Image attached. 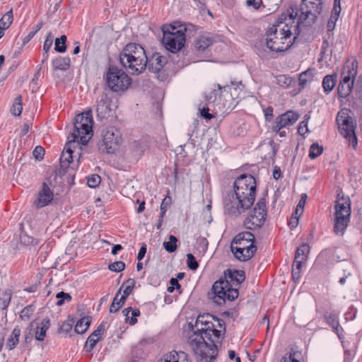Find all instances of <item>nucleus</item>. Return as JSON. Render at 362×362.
Returning <instances> with one entry per match:
<instances>
[{
	"mask_svg": "<svg viewBox=\"0 0 362 362\" xmlns=\"http://www.w3.org/2000/svg\"><path fill=\"white\" fill-rule=\"evenodd\" d=\"M53 192L46 182H43L41 189L37 193V198L33 202V205L37 209L42 208L49 205L53 200Z\"/></svg>",
	"mask_w": 362,
	"mask_h": 362,
	"instance_id": "obj_16",
	"label": "nucleus"
},
{
	"mask_svg": "<svg viewBox=\"0 0 362 362\" xmlns=\"http://www.w3.org/2000/svg\"><path fill=\"white\" fill-rule=\"evenodd\" d=\"M102 140L98 144L99 150L105 153H113L122 143L120 132L115 127H109L103 130Z\"/></svg>",
	"mask_w": 362,
	"mask_h": 362,
	"instance_id": "obj_11",
	"label": "nucleus"
},
{
	"mask_svg": "<svg viewBox=\"0 0 362 362\" xmlns=\"http://www.w3.org/2000/svg\"><path fill=\"white\" fill-rule=\"evenodd\" d=\"M95 111L97 113V117L100 119H103L109 116L110 107L108 100V96L106 93L103 92L100 95V99L97 100L95 105Z\"/></svg>",
	"mask_w": 362,
	"mask_h": 362,
	"instance_id": "obj_19",
	"label": "nucleus"
},
{
	"mask_svg": "<svg viewBox=\"0 0 362 362\" xmlns=\"http://www.w3.org/2000/svg\"><path fill=\"white\" fill-rule=\"evenodd\" d=\"M53 36L51 33H49L43 45V50L45 52H48L52 46Z\"/></svg>",
	"mask_w": 362,
	"mask_h": 362,
	"instance_id": "obj_47",
	"label": "nucleus"
},
{
	"mask_svg": "<svg viewBox=\"0 0 362 362\" xmlns=\"http://www.w3.org/2000/svg\"><path fill=\"white\" fill-rule=\"evenodd\" d=\"M134 285L135 281L133 279H128L123 283L122 286L120 287L122 288L125 286L123 291V295L122 296V299L123 300H126L127 298L131 294Z\"/></svg>",
	"mask_w": 362,
	"mask_h": 362,
	"instance_id": "obj_31",
	"label": "nucleus"
},
{
	"mask_svg": "<svg viewBox=\"0 0 362 362\" xmlns=\"http://www.w3.org/2000/svg\"><path fill=\"white\" fill-rule=\"evenodd\" d=\"M307 195L305 194H303L301 195L300 199L296 206L295 214L296 216H300L303 213L305 202H306Z\"/></svg>",
	"mask_w": 362,
	"mask_h": 362,
	"instance_id": "obj_45",
	"label": "nucleus"
},
{
	"mask_svg": "<svg viewBox=\"0 0 362 362\" xmlns=\"http://www.w3.org/2000/svg\"><path fill=\"white\" fill-rule=\"evenodd\" d=\"M323 8L322 0H303L300 5V14L298 24L305 26L313 25Z\"/></svg>",
	"mask_w": 362,
	"mask_h": 362,
	"instance_id": "obj_9",
	"label": "nucleus"
},
{
	"mask_svg": "<svg viewBox=\"0 0 362 362\" xmlns=\"http://www.w3.org/2000/svg\"><path fill=\"white\" fill-rule=\"evenodd\" d=\"M352 89L353 86L339 82L337 87L338 98L343 99L347 98L351 93Z\"/></svg>",
	"mask_w": 362,
	"mask_h": 362,
	"instance_id": "obj_28",
	"label": "nucleus"
},
{
	"mask_svg": "<svg viewBox=\"0 0 362 362\" xmlns=\"http://www.w3.org/2000/svg\"><path fill=\"white\" fill-rule=\"evenodd\" d=\"M357 74V66L354 62H346L341 71V83H348L354 86L355 77Z\"/></svg>",
	"mask_w": 362,
	"mask_h": 362,
	"instance_id": "obj_17",
	"label": "nucleus"
},
{
	"mask_svg": "<svg viewBox=\"0 0 362 362\" xmlns=\"http://www.w3.org/2000/svg\"><path fill=\"white\" fill-rule=\"evenodd\" d=\"M23 110L22 96L18 95L11 107V112L15 116H20Z\"/></svg>",
	"mask_w": 362,
	"mask_h": 362,
	"instance_id": "obj_36",
	"label": "nucleus"
},
{
	"mask_svg": "<svg viewBox=\"0 0 362 362\" xmlns=\"http://www.w3.org/2000/svg\"><path fill=\"white\" fill-rule=\"evenodd\" d=\"M11 296L12 293L11 290L7 289L4 291L2 297L0 298L1 310H6L8 308L11 300Z\"/></svg>",
	"mask_w": 362,
	"mask_h": 362,
	"instance_id": "obj_37",
	"label": "nucleus"
},
{
	"mask_svg": "<svg viewBox=\"0 0 362 362\" xmlns=\"http://www.w3.org/2000/svg\"><path fill=\"white\" fill-rule=\"evenodd\" d=\"M185 40V34L174 35L173 33H167L163 35L162 43L167 50L177 53L184 47Z\"/></svg>",
	"mask_w": 362,
	"mask_h": 362,
	"instance_id": "obj_14",
	"label": "nucleus"
},
{
	"mask_svg": "<svg viewBox=\"0 0 362 362\" xmlns=\"http://www.w3.org/2000/svg\"><path fill=\"white\" fill-rule=\"evenodd\" d=\"M70 63L69 57H59L52 60V66L54 70L66 71L69 68Z\"/></svg>",
	"mask_w": 362,
	"mask_h": 362,
	"instance_id": "obj_24",
	"label": "nucleus"
},
{
	"mask_svg": "<svg viewBox=\"0 0 362 362\" xmlns=\"http://www.w3.org/2000/svg\"><path fill=\"white\" fill-rule=\"evenodd\" d=\"M277 24L273 25L267 32L265 45L272 52H281L288 49L299 35V24L294 23V17L290 14L284 19L280 18Z\"/></svg>",
	"mask_w": 362,
	"mask_h": 362,
	"instance_id": "obj_4",
	"label": "nucleus"
},
{
	"mask_svg": "<svg viewBox=\"0 0 362 362\" xmlns=\"http://www.w3.org/2000/svg\"><path fill=\"white\" fill-rule=\"evenodd\" d=\"M300 216H296L295 215V216H293L289 222V226H291V228H296V226L298 225V217Z\"/></svg>",
	"mask_w": 362,
	"mask_h": 362,
	"instance_id": "obj_60",
	"label": "nucleus"
},
{
	"mask_svg": "<svg viewBox=\"0 0 362 362\" xmlns=\"http://www.w3.org/2000/svg\"><path fill=\"white\" fill-rule=\"evenodd\" d=\"M166 63L167 59L165 57L161 55L160 53L155 52L148 58L147 66L150 71L159 73Z\"/></svg>",
	"mask_w": 362,
	"mask_h": 362,
	"instance_id": "obj_18",
	"label": "nucleus"
},
{
	"mask_svg": "<svg viewBox=\"0 0 362 362\" xmlns=\"http://www.w3.org/2000/svg\"><path fill=\"white\" fill-rule=\"evenodd\" d=\"M91 322L90 317H84L77 321L74 330L77 334H82L86 332Z\"/></svg>",
	"mask_w": 362,
	"mask_h": 362,
	"instance_id": "obj_26",
	"label": "nucleus"
},
{
	"mask_svg": "<svg viewBox=\"0 0 362 362\" xmlns=\"http://www.w3.org/2000/svg\"><path fill=\"white\" fill-rule=\"evenodd\" d=\"M323 152V147L322 146H319L317 143H313L309 151V157L311 159H315L319 156H320Z\"/></svg>",
	"mask_w": 362,
	"mask_h": 362,
	"instance_id": "obj_38",
	"label": "nucleus"
},
{
	"mask_svg": "<svg viewBox=\"0 0 362 362\" xmlns=\"http://www.w3.org/2000/svg\"><path fill=\"white\" fill-rule=\"evenodd\" d=\"M186 30V27L180 22H174L172 24L165 25L162 27L163 35L169 33H173L174 35H178L180 34H185Z\"/></svg>",
	"mask_w": 362,
	"mask_h": 362,
	"instance_id": "obj_20",
	"label": "nucleus"
},
{
	"mask_svg": "<svg viewBox=\"0 0 362 362\" xmlns=\"http://www.w3.org/2000/svg\"><path fill=\"white\" fill-rule=\"evenodd\" d=\"M50 325L49 320L45 318L41 321L40 326L37 327V330L35 332V338L36 340L42 341L44 340L46 332Z\"/></svg>",
	"mask_w": 362,
	"mask_h": 362,
	"instance_id": "obj_22",
	"label": "nucleus"
},
{
	"mask_svg": "<svg viewBox=\"0 0 362 362\" xmlns=\"http://www.w3.org/2000/svg\"><path fill=\"white\" fill-rule=\"evenodd\" d=\"M299 118V115L293 111L288 110L278 116L272 127V132L279 130L293 125Z\"/></svg>",
	"mask_w": 362,
	"mask_h": 362,
	"instance_id": "obj_15",
	"label": "nucleus"
},
{
	"mask_svg": "<svg viewBox=\"0 0 362 362\" xmlns=\"http://www.w3.org/2000/svg\"><path fill=\"white\" fill-rule=\"evenodd\" d=\"M267 217L265 199L260 198L244 221L245 228L255 230L264 225Z\"/></svg>",
	"mask_w": 362,
	"mask_h": 362,
	"instance_id": "obj_12",
	"label": "nucleus"
},
{
	"mask_svg": "<svg viewBox=\"0 0 362 362\" xmlns=\"http://www.w3.org/2000/svg\"><path fill=\"white\" fill-rule=\"evenodd\" d=\"M35 311V306L33 305H29L25 307L20 315V317L23 321H28Z\"/></svg>",
	"mask_w": 362,
	"mask_h": 362,
	"instance_id": "obj_39",
	"label": "nucleus"
},
{
	"mask_svg": "<svg viewBox=\"0 0 362 362\" xmlns=\"http://www.w3.org/2000/svg\"><path fill=\"white\" fill-rule=\"evenodd\" d=\"M308 132V129L307 127V122H305L304 121L301 122L299 124V127L298 129V132L299 133V134L303 135L305 133H306Z\"/></svg>",
	"mask_w": 362,
	"mask_h": 362,
	"instance_id": "obj_57",
	"label": "nucleus"
},
{
	"mask_svg": "<svg viewBox=\"0 0 362 362\" xmlns=\"http://www.w3.org/2000/svg\"><path fill=\"white\" fill-rule=\"evenodd\" d=\"M93 120L90 109L76 116L73 132L68 136L64 151L60 156V166L67 168L73 161V148L79 144L86 145L93 136Z\"/></svg>",
	"mask_w": 362,
	"mask_h": 362,
	"instance_id": "obj_3",
	"label": "nucleus"
},
{
	"mask_svg": "<svg viewBox=\"0 0 362 362\" xmlns=\"http://www.w3.org/2000/svg\"><path fill=\"white\" fill-rule=\"evenodd\" d=\"M165 201V199H164L163 200V202H162L161 206H160L161 214H160V216L158 223L157 225V228L158 229H159L160 228V226H161L162 221H163V216H164V214L165 213V209L163 207V204H164Z\"/></svg>",
	"mask_w": 362,
	"mask_h": 362,
	"instance_id": "obj_59",
	"label": "nucleus"
},
{
	"mask_svg": "<svg viewBox=\"0 0 362 362\" xmlns=\"http://www.w3.org/2000/svg\"><path fill=\"white\" fill-rule=\"evenodd\" d=\"M120 64L132 75L142 73L147 67L148 57L144 47L136 43H129L119 54Z\"/></svg>",
	"mask_w": 362,
	"mask_h": 362,
	"instance_id": "obj_6",
	"label": "nucleus"
},
{
	"mask_svg": "<svg viewBox=\"0 0 362 362\" xmlns=\"http://www.w3.org/2000/svg\"><path fill=\"white\" fill-rule=\"evenodd\" d=\"M125 264L122 261L115 262L108 266V269L115 272H119L124 269Z\"/></svg>",
	"mask_w": 362,
	"mask_h": 362,
	"instance_id": "obj_46",
	"label": "nucleus"
},
{
	"mask_svg": "<svg viewBox=\"0 0 362 362\" xmlns=\"http://www.w3.org/2000/svg\"><path fill=\"white\" fill-rule=\"evenodd\" d=\"M234 192L223 199L225 214L238 217L254 204L255 199L256 181L251 175L239 176L233 184Z\"/></svg>",
	"mask_w": 362,
	"mask_h": 362,
	"instance_id": "obj_2",
	"label": "nucleus"
},
{
	"mask_svg": "<svg viewBox=\"0 0 362 362\" xmlns=\"http://www.w3.org/2000/svg\"><path fill=\"white\" fill-rule=\"evenodd\" d=\"M305 259H296V257H295L292 269L298 271H301L302 265Z\"/></svg>",
	"mask_w": 362,
	"mask_h": 362,
	"instance_id": "obj_55",
	"label": "nucleus"
},
{
	"mask_svg": "<svg viewBox=\"0 0 362 362\" xmlns=\"http://www.w3.org/2000/svg\"><path fill=\"white\" fill-rule=\"evenodd\" d=\"M74 324V319L73 318H69L66 322L63 323V325L61 326L62 331L68 333L70 332L72 329Z\"/></svg>",
	"mask_w": 362,
	"mask_h": 362,
	"instance_id": "obj_49",
	"label": "nucleus"
},
{
	"mask_svg": "<svg viewBox=\"0 0 362 362\" xmlns=\"http://www.w3.org/2000/svg\"><path fill=\"white\" fill-rule=\"evenodd\" d=\"M56 297L57 298L64 299H64H68V300H70L71 299V296L69 293H64L63 291H61V292L58 293L57 294Z\"/></svg>",
	"mask_w": 362,
	"mask_h": 362,
	"instance_id": "obj_62",
	"label": "nucleus"
},
{
	"mask_svg": "<svg viewBox=\"0 0 362 362\" xmlns=\"http://www.w3.org/2000/svg\"><path fill=\"white\" fill-rule=\"evenodd\" d=\"M132 316L129 320V324L134 325L137 322L136 317L140 315V311L139 309H134L131 311Z\"/></svg>",
	"mask_w": 362,
	"mask_h": 362,
	"instance_id": "obj_51",
	"label": "nucleus"
},
{
	"mask_svg": "<svg viewBox=\"0 0 362 362\" xmlns=\"http://www.w3.org/2000/svg\"><path fill=\"white\" fill-rule=\"evenodd\" d=\"M337 81V76L336 74L327 75L322 80V88L325 93L328 94L332 90Z\"/></svg>",
	"mask_w": 362,
	"mask_h": 362,
	"instance_id": "obj_23",
	"label": "nucleus"
},
{
	"mask_svg": "<svg viewBox=\"0 0 362 362\" xmlns=\"http://www.w3.org/2000/svg\"><path fill=\"white\" fill-rule=\"evenodd\" d=\"M99 340H100V338H95L93 336L90 335L88 337V339L86 341V344L84 345V347H83L85 351L90 352L94 349V347L95 346L98 341H99Z\"/></svg>",
	"mask_w": 362,
	"mask_h": 362,
	"instance_id": "obj_41",
	"label": "nucleus"
},
{
	"mask_svg": "<svg viewBox=\"0 0 362 362\" xmlns=\"http://www.w3.org/2000/svg\"><path fill=\"white\" fill-rule=\"evenodd\" d=\"M200 114L202 117L206 119H211L214 116L209 113V109L208 107L199 108Z\"/></svg>",
	"mask_w": 362,
	"mask_h": 362,
	"instance_id": "obj_52",
	"label": "nucleus"
},
{
	"mask_svg": "<svg viewBox=\"0 0 362 362\" xmlns=\"http://www.w3.org/2000/svg\"><path fill=\"white\" fill-rule=\"evenodd\" d=\"M105 329V325L104 324H100L98 328L90 334L95 338H100V334Z\"/></svg>",
	"mask_w": 362,
	"mask_h": 362,
	"instance_id": "obj_56",
	"label": "nucleus"
},
{
	"mask_svg": "<svg viewBox=\"0 0 362 362\" xmlns=\"http://www.w3.org/2000/svg\"><path fill=\"white\" fill-rule=\"evenodd\" d=\"M182 356L185 357V353L183 351H180L177 353V351H171L168 354H167L163 358L167 361H170V362H180L179 358Z\"/></svg>",
	"mask_w": 362,
	"mask_h": 362,
	"instance_id": "obj_42",
	"label": "nucleus"
},
{
	"mask_svg": "<svg viewBox=\"0 0 362 362\" xmlns=\"http://www.w3.org/2000/svg\"><path fill=\"white\" fill-rule=\"evenodd\" d=\"M277 84L283 88H288L296 83V80L286 75H280L277 77Z\"/></svg>",
	"mask_w": 362,
	"mask_h": 362,
	"instance_id": "obj_30",
	"label": "nucleus"
},
{
	"mask_svg": "<svg viewBox=\"0 0 362 362\" xmlns=\"http://www.w3.org/2000/svg\"><path fill=\"white\" fill-rule=\"evenodd\" d=\"M244 280L243 272L228 269L223 276L214 284L209 297L218 305H223L226 300H234L238 296V288Z\"/></svg>",
	"mask_w": 362,
	"mask_h": 362,
	"instance_id": "obj_5",
	"label": "nucleus"
},
{
	"mask_svg": "<svg viewBox=\"0 0 362 362\" xmlns=\"http://www.w3.org/2000/svg\"><path fill=\"white\" fill-rule=\"evenodd\" d=\"M187 264L191 270H196L199 267V263L191 253L187 255Z\"/></svg>",
	"mask_w": 362,
	"mask_h": 362,
	"instance_id": "obj_43",
	"label": "nucleus"
},
{
	"mask_svg": "<svg viewBox=\"0 0 362 362\" xmlns=\"http://www.w3.org/2000/svg\"><path fill=\"white\" fill-rule=\"evenodd\" d=\"M100 182V177L98 175L94 174L88 177L87 184L88 187L94 188L98 187Z\"/></svg>",
	"mask_w": 362,
	"mask_h": 362,
	"instance_id": "obj_44",
	"label": "nucleus"
},
{
	"mask_svg": "<svg viewBox=\"0 0 362 362\" xmlns=\"http://www.w3.org/2000/svg\"><path fill=\"white\" fill-rule=\"evenodd\" d=\"M325 318L326 322L332 327V328L333 329V331L336 334H337L338 336L339 337V320H338L337 315H335L334 314H332V313H327L325 315Z\"/></svg>",
	"mask_w": 362,
	"mask_h": 362,
	"instance_id": "obj_29",
	"label": "nucleus"
},
{
	"mask_svg": "<svg viewBox=\"0 0 362 362\" xmlns=\"http://www.w3.org/2000/svg\"><path fill=\"white\" fill-rule=\"evenodd\" d=\"M273 111V107H267L266 109L264 110V114L266 121L271 122L272 120Z\"/></svg>",
	"mask_w": 362,
	"mask_h": 362,
	"instance_id": "obj_53",
	"label": "nucleus"
},
{
	"mask_svg": "<svg viewBox=\"0 0 362 362\" xmlns=\"http://www.w3.org/2000/svg\"><path fill=\"white\" fill-rule=\"evenodd\" d=\"M66 36L63 35L59 38H56L54 42V49L56 52L63 53L66 50Z\"/></svg>",
	"mask_w": 362,
	"mask_h": 362,
	"instance_id": "obj_35",
	"label": "nucleus"
},
{
	"mask_svg": "<svg viewBox=\"0 0 362 362\" xmlns=\"http://www.w3.org/2000/svg\"><path fill=\"white\" fill-rule=\"evenodd\" d=\"M341 8L340 5V0H334V6L332 11V13H334L337 16L335 20L338 19L339 14L341 13Z\"/></svg>",
	"mask_w": 362,
	"mask_h": 362,
	"instance_id": "obj_50",
	"label": "nucleus"
},
{
	"mask_svg": "<svg viewBox=\"0 0 362 362\" xmlns=\"http://www.w3.org/2000/svg\"><path fill=\"white\" fill-rule=\"evenodd\" d=\"M105 78L107 86L114 92L126 90L132 83L128 75L115 66L109 67Z\"/></svg>",
	"mask_w": 362,
	"mask_h": 362,
	"instance_id": "obj_10",
	"label": "nucleus"
},
{
	"mask_svg": "<svg viewBox=\"0 0 362 362\" xmlns=\"http://www.w3.org/2000/svg\"><path fill=\"white\" fill-rule=\"evenodd\" d=\"M21 330L18 326L13 329L10 337L7 339L6 346L8 350L13 349L19 341Z\"/></svg>",
	"mask_w": 362,
	"mask_h": 362,
	"instance_id": "obj_21",
	"label": "nucleus"
},
{
	"mask_svg": "<svg viewBox=\"0 0 362 362\" xmlns=\"http://www.w3.org/2000/svg\"><path fill=\"white\" fill-rule=\"evenodd\" d=\"M33 156L38 160H40L43 158V156L45 154V149L40 146H37L35 148L33 151Z\"/></svg>",
	"mask_w": 362,
	"mask_h": 362,
	"instance_id": "obj_48",
	"label": "nucleus"
},
{
	"mask_svg": "<svg viewBox=\"0 0 362 362\" xmlns=\"http://www.w3.org/2000/svg\"><path fill=\"white\" fill-rule=\"evenodd\" d=\"M221 328L224 322L209 313L199 315L195 322H188L187 344L198 362H212L218 354L216 342L222 338L221 330L216 329L214 322Z\"/></svg>",
	"mask_w": 362,
	"mask_h": 362,
	"instance_id": "obj_1",
	"label": "nucleus"
},
{
	"mask_svg": "<svg viewBox=\"0 0 362 362\" xmlns=\"http://www.w3.org/2000/svg\"><path fill=\"white\" fill-rule=\"evenodd\" d=\"M351 202L349 197L338 196L335 202V218L334 232L337 235H343L350 221Z\"/></svg>",
	"mask_w": 362,
	"mask_h": 362,
	"instance_id": "obj_8",
	"label": "nucleus"
},
{
	"mask_svg": "<svg viewBox=\"0 0 362 362\" xmlns=\"http://www.w3.org/2000/svg\"><path fill=\"white\" fill-rule=\"evenodd\" d=\"M121 293V288L118 290L116 293L110 306V313H117L124 305L125 300L122 299V296L119 298V294Z\"/></svg>",
	"mask_w": 362,
	"mask_h": 362,
	"instance_id": "obj_27",
	"label": "nucleus"
},
{
	"mask_svg": "<svg viewBox=\"0 0 362 362\" xmlns=\"http://www.w3.org/2000/svg\"><path fill=\"white\" fill-rule=\"evenodd\" d=\"M211 44V40L209 37H202L195 42V48L198 51L203 52Z\"/></svg>",
	"mask_w": 362,
	"mask_h": 362,
	"instance_id": "obj_34",
	"label": "nucleus"
},
{
	"mask_svg": "<svg viewBox=\"0 0 362 362\" xmlns=\"http://www.w3.org/2000/svg\"><path fill=\"white\" fill-rule=\"evenodd\" d=\"M337 17V16L334 13H332L331 14V16L327 22V29L329 31H332L334 30V27H335V23L337 20H335V18Z\"/></svg>",
	"mask_w": 362,
	"mask_h": 362,
	"instance_id": "obj_54",
	"label": "nucleus"
},
{
	"mask_svg": "<svg viewBox=\"0 0 362 362\" xmlns=\"http://www.w3.org/2000/svg\"><path fill=\"white\" fill-rule=\"evenodd\" d=\"M309 252V246L307 244H302L297 248L295 254L296 259H306L305 254Z\"/></svg>",
	"mask_w": 362,
	"mask_h": 362,
	"instance_id": "obj_40",
	"label": "nucleus"
},
{
	"mask_svg": "<svg viewBox=\"0 0 362 362\" xmlns=\"http://www.w3.org/2000/svg\"><path fill=\"white\" fill-rule=\"evenodd\" d=\"M255 236L248 231L238 233L233 238L230 249L235 258L242 262L250 259L257 247L254 245Z\"/></svg>",
	"mask_w": 362,
	"mask_h": 362,
	"instance_id": "obj_7",
	"label": "nucleus"
},
{
	"mask_svg": "<svg viewBox=\"0 0 362 362\" xmlns=\"http://www.w3.org/2000/svg\"><path fill=\"white\" fill-rule=\"evenodd\" d=\"M281 173L280 168L278 166H275L273 170V177L275 180H278L281 177Z\"/></svg>",
	"mask_w": 362,
	"mask_h": 362,
	"instance_id": "obj_61",
	"label": "nucleus"
},
{
	"mask_svg": "<svg viewBox=\"0 0 362 362\" xmlns=\"http://www.w3.org/2000/svg\"><path fill=\"white\" fill-rule=\"evenodd\" d=\"M13 20V11L11 9L0 19V27L4 30L8 29L11 25Z\"/></svg>",
	"mask_w": 362,
	"mask_h": 362,
	"instance_id": "obj_33",
	"label": "nucleus"
},
{
	"mask_svg": "<svg viewBox=\"0 0 362 362\" xmlns=\"http://www.w3.org/2000/svg\"><path fill=\"white\" fill-rule=\"evenodd\" d=\"M314 69H308L299 75V86L300 89L305 88L308 83L313 80Z\"/></svg>",
	"mask_w": 362,
	"mask_h": 362,
	"instance_id": "obj_25",
	"label": "nucleus"
},
{
	"mask_svg": "<svg viewBox=\"0 0 362 362\" xmlns=\"http://www.w3.org/2000/svg\"><path fill=\"white\" fill-rule=\"evenodd\" d=\"M177 238L175 235H170L169 236V240L163 242V245L168 252L172 253L177 250Z\"/></svg>",
	"mask_w": 362,
	"mask_h": 362,
	"instance_id": "obj_32",
	"label": "nucleus"
},
{
	"mask_svg": "<svg viewBox=\"0 0 362 362\" xmlns=\"http://www.w3.org/2000/svg\"><path fill=\"white\" fill-rule=\"evenodd\" d=\"M246 4L248 6H252L255 9H258L259 4L256 0H247Z\"/></svg>",
	"mask_w": 362,
	"mask_h": 362,
	"instance_id": "obj_63",
	"label": "nucleus"
},
{
	"mask_svg": "<svg viewBox=\"0 0 362 362\" xmlns=\"http://www.w3.org/2000/svg\"><path fill=\"white\" fill-rule=\"evenodd\" d=\"M341 134L349 141V145L356 148L358 144L357 137L355 134L356 124L351 117L337 119Z\"/></svg>",
	"mask_w": 362,
	"mask_h": 362,
	"instance_id": "obj_13",
	"label": "nucleus"
},
{
	"mask_svg": "<svg viewBox=\"0 0 362 362\" xmlns=\"http://www.w3.org/2000/svg\"><path fill=\"white\" fill-rule=\"evenodd\" d=\"M146 253V245L144 244L139 251V253L137 255V259L140 262L144 257Z\"/></svg>",
	"mask_w": 362,
	"mask_h": 362,
	"instance_id": "obj_58",
	"label": "nucleus"
},
{
	"mask_svg": "<svg viewBox=\"0 0 362 362\" xmlns=\"http://www.w3.org/2000/svg\"><path fill=\"white\" fill-rule=\"evenodd\" d=\"M292 278L294 281H298L300 278V271L292 269Z\"/></svg>",
	"mask_w": 362,
	"mask_h": 362,
	"instance_id": "obj_64",
	"label": "nucleus"
}]
</instances>
